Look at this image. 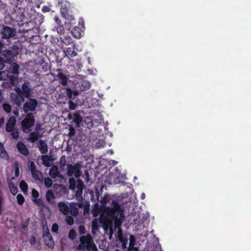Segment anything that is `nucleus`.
<instances>
[{
  "instance_id": "obj_1",
  "label": "nucleus",
  "mask_w": 251,
  "mask_h": 251,
  "mask_svg": "<svg viewBox=\"0 0 251 251\" xmlns=\"http://www.w3.org/2000/svg\"><path fill=\"white\" fill-rule=\"evenodd\" d=\"M112 207H106L104 208V213L112 221H114V226L121 230V226L125 218L123 209L119 202L113 200Z\"/></svg>"
},
{
  "instance_id": "obj_2",
  "label": "nucleus",
  "mask_w": 251,
  "mask_h": 251,
  "mask_svg": "<svg viewBox=\"0 0 251 251\" xmlns=\"http://www.w3.org/2000/svg\"><path fill=\"white\" fill-rule=\"evenodd\" d=\"M14 91V92L10 94V100L13 104L18 107L21 106L25 98L29 99L31 97L32 89L27 82L23 84L21 88L19 87H16Z\"/></svg>"
},
{
  "instance_id": "obj_3",
  "label": "nucleus",
  "mask_w": 251,
  "mask_h": 251,
  "mask_svg": "<svg viewBox=\"0 0 251 251\" xmlns=\"http://www.w3.org/2000/svg\"><path fill=\"white\" fill-rule=\"evenodd\" d=\"M19 65L14 63L8 70L0 72V79L5 80L2 83L5 87L11 88L16 85L15 81L17 78L14 75H18L19 73Z\"/></svg>"
},
{
  "instance_id": "obj_4",
  "label": "nucleus",
  "mask_w": 251,
  "mask_h": 251,
  "mask_svg": "<svg viewBox=\"0 0 251 251\" xmlns=\"http://www.w3.org/2000/svg\"><path fill=\"white\" fill-rule=\"evenodd\" d=\"M35 122L33 114L32 113H27L21 123L23 131L25 133L31 132V127L34 126Z\"/></svg>"
},
{
  "instance_id": "obj_5",
  "label": "nucleus",
  "mask_w": 251,
  "mask_h": 251,
  "mask_svg": "<svg viewBox=\"0 0 251 251\" xmlns=\"http://www.w3.org/2000/svg\"><path fill=\"white\" fill-rule=\"evenodd\" d=\"M80 244L76 247V250L78 251H90L91 245L94 243V240L90 234L85 236H81L79 238Z\"/></svg>"
},
{
  "instance_id": "obj_6",
  "label": "nucleus",
  "mask_w": 251,
  "mask_h": 251,
  "mask_svg": "<svg viewBox=\"0 0 251 251\" xmlns=\"http://www.w3.org/2000/svg\"><path fill=\"white\" fill-rule=\"evenodd\" d=\"M38 104L37 100L33 98H29L23 105V110L26 114L29 112H33L36 109Z\"/></svg>"
},
{
  "instance_id": "obj_7",
  "label": "nucleus",
  "mask_w": 251,
  "mask_h": 251,
  "mask_svg": "<svg viewBox=\"0 0 251 251\" xmlns=\"http://www.w3.org/2000/svg\"><path fill=\"white\" fill-rule=\"evenodd\" d=\"M81 174L80 171V165L76 163L74 165L69 164L67 167V174L69 176H72L73 175L76 178H78Z\"/></svg>"
},
{
  "instance_id": "obj_8",
  "label": "nucleus",
  "mask_w": 251,
  "mask_h": 251,
  "mask_svg": "<svg viewBox=\"0 0 251 251\" xmlns=\"http://www.w3.org/2000/svg\"><path fill=\"white\" fill-rule=\"evenodd\" d=\"M1 38L2 39H8L14 37L16 35V30L14 28L8 26H3L1 31Z\"/></svg>"
},
{
  "instance_id": "obj_9",
  "label": "nucleus",
  "mask_w": 251,
  "mask_h": 251,
  "mask_svg": "<svg viewBox=\"0 0 251 251\" xmlns=\"http://www.w3.org/2000/svg\"><path fill=\"white\" fill-rule=\"evenodd\" d=\"M60 12L62 15L66 19L72 22L74 20V18L72 14L70 9L67 7L66 4L62 5Z\"/></svg>"
},
{
  "instance_id": "obj_10",
  "label": "nucleus",
  "mask_w": 251,
  "mask_h": 251,
  "mask_svg": "<svg viewBox=\"0 0 251 251\" xmlns=\"http://www.w3.org/2000/svg\"><path fill=\"white\" fill-rule=\"evenodd\" d=\"M28 167L32 177L35 179H39L40 176L41 175V173L36 169V167L34 162L30 161L29 163Z\"/></svg>"
},
{
  "instance_id": "obj_11",
  "label": "nucleus",
  "mask_w": 251,
  "mask_h": 251,
  "mask_svg": "<svg viewBox=\"0 0 251 251\" xmlns=\"http://www.w3.org/2000/svg\"><path fill=\"white\" fill-rule=\"evenodd\" d=\"M16 123V118L14 116H11L8 120L5 126V130L7 132H10L12 129H14Z\"/></svg>"
},
{
  "instance_id": "obj_12",
  "label": "nucleus",
  "mask_w": 251,
  "mask_h": 251,
  "mask_svg": "<svg viewBox=\"0 0 251 251\" xmlns=\"http://www.w3.org/2000/svg\"><path fill=\"white\" fill-rule=\"evenodd\" d=\"M16 147L22 154L26 156L29 154V151L25 145L22 142H19L17 144Z\"/></svg>"
},
{
  "instance_id": "obj_13",
  "label": "nucleus",
  "mask_w": 251,
  "mask_h": 251,
  "mask_svg": "<svg viewBox=\"0 0 251 251\" xmlns=\"http://www.w3.org/2000/svg\"><path fill=\"white\" fill-rule=\"evenodd\" d=\"M68 118L69 120L73 119V122L77 125V126H79V125L82 120V118L80 114L77 112L74 113L73 116L71 114H69Z\"/></svg>"
},
{
  "instance_id": "obj_14",
  "label": "nucleus",
  "mask_w": 251,
  "mask_h": 251,
  "mask_svg": "<svg viewBox=\"0 0 251 251\" xmlns=\"http://www.w3.org/2000/svg\"><path fill=\"white\" fill-rule=\"evenodd\" d=\"M1 53L2 56L5 57L6 62L11 63L13 61L14 54L12 51L8 50H4L2 52L1 51Z\"/></svg>"
},
{
  "instance_id": "obj_15",
  "label": "nucleus",
  "mask_w": 251,
  "mask_h": 251,
  "mask_svg": "<svg viewBox=\"0 0 251 251\" xmlns=\"http://www.w3.org/2000/svg\"><path fill=\"white\" fill-rule=\"evenodd\" d=\"M59 210L65 215H67L70 213L69 206L64 202H59L58 203Z\"/></svg>"
},
{
  "instance_id": "obj_16",
  "label": "nucleus",
  "mask_w": 251,
  "mask_h": 251,
  "mask_svg": "<svg viewBox=\"0 0 251 251\" xmlns=\"http://www.w3.org/2000/svg\"><path fill=\"white\" fill-rule=\"evenodd\" d=\"M58 73L56 76L58 77L59 82L64 86L66 85L68 81V78L65 75L61 72V69H58Z\"/></svg>"
},
{
  "instance_id": "obj_17",
  "label": "nucleus",
  "mask_w": 251,
  "mask_h": 251,
  "mask_svg": "<svg viewBox=\"0 0 251 251\" xmlns=\"http://www.w3.org/2000/svg\"><path fill=\"white\" fill-rule=\"evenodd\" d=\"M45 244L49 248L52 249L54 247V242L51 235L47 236L43 238Z\"/></svg>"
},
{
  "instance_id": "obj_18",
  "label": "nucleus",
  "mask_w": 251,
  "mask_h": 251,
  "mask_svg": "<svg viewBox=\"0 0 251 251\" xmlns=\"http://www.w3.org/2000/svg\"><path fill=\"white\" fill-rule=\"evenodd\" d=\"M38 148L42 154H45L48 151V148L47 144L42 140L39 141Z\"/></svg>"
},
{
  "instance_id": "obj_19",
  "label": "nucleus",
  "mask_w": 251,
  "mask_h": 251,
  "mask_svg": "<svg viewBox=\"0 0 251 251\" xmlns=\"http://www.w3.org/2000/svg\"><path fill=\"white\" fill-rule=\"evenodd\" d=\"M67 97L70 99H74L78 95V92L76 90L73 91L70 88H67L65 91Z\"/></svg>"
},
{
  "instance_id": "obj_20",
  "label": "nucleus",
  "mask_w": 251,
  "mask_h": 251,
  "mask_svg": "<svg viewBox=\"0 0 251 251\" xmlns=\"http://www.w3.org/2000/svg\"><path fill=\"white\" fill-rule=\"evenodd\" d=\"M60 173L56 166H53L50 170L49 175L53 178H56L59 176Z\"/></svg>"
},
{
  "instance_id": "obj_21",
  "label": "nucleus",
  "mask_w": 251,
  "mask_h": 251,
  "mask_svg": "<svg viewBox=\"0 0 251 251\" xmlns=\"http://www.w3.org/2000/svg\"><path fill=\"white\" fill-rule=\"evenodd\" d=\"M47 201L50 204H53L55 202V196L53 192L51 190H49L47 192L46 195Z\"/></svg>"
},
{
  "instance_id": "obj_22",
  "label": "nucleus",
  "mask_w": 251,
  "mask_h": 251,
  "mask_svg": "<svg viewBox=\"0 0 251 251\" xmlns=\"http://www.w3.org/2000/svg\"><path fill=\"white\" fill-rule=\"evenodd\" d=\"M65 54L70 57H75L77 56V53L75 50L74 48H67L64 50Z\"/></svg>"
},
{
  "instance_id": "obj_23",
  "label": "nucleus",
  "mask_w": 251,
  "mask_h": 251,
  "mask_svg": "<svg viewBox=\"0 0 251 251\" xmlns=\"http://www.w3.org/2000/svg\"><path fill=\"white\" fill-rule=\"evenodd\" d=\"M33 201L34 203L40 206L42 209L46 208L47 209H49V207L45 204L44 201L42 199L38 198L33 200Z\"/></svg>"
},
{
  "instance_id": "obj_24",
  "label": "nucleus",
  "mask_w": 251,
  "mask_h": 251,
  "mask_svg": "<svg viewBox=\"0 0 251 251\" xmlns=\"http://www.w3.org/2000/svg\"><path fill=\"white\" fill-rule=\"evenodd\" d=\"M0 157L2 158L8 159V154L5 150L3 145L0 142Z\"/></svg>"
},
{
  "instance_id": "obj_25",
  "label": "nucleus",
  "mask_w": 251,
  "mask_h": 251,
  "mask_svg": "<svg viewBox=\"0 0 251 251\" xmlns=\"http://www.w3.org/2000/svg\"><path fill=\"white\" fill-rule=\"evenodd\" d=\"M70 213L73 216H76L78 213V209L76 204H72L70 205Z\"/></svg>"
},
{
  "instance_id": "obj_26",
  "label": "nucleus",
  "mask_w": 251,
  "mask_h": 251,
  "mask_svg": "<svg viewBox=\"0 0 251 251\" xmlns=\"http://www.w3.org/2000/svg\"><path fill=\"white\" fill-rule=\"evenodd\" d=\"M39 137V134L36 132H31L29 134L28 140L31 143H35L38 139Z\"/></svg>"
},
{
  "instance_id": "obj_27",
  "label": "nucleus",
  "mask_w": 251,
  "mask_h": 251,
  "mask_svg": "<svg viewBox=\"0 0 251 251\" xmlns=\"http://www.w3.org/2000/svg\"><path fill=\"white\" fill-rule=\"evenodd\" d=\"M73 36L76 39H79L81 36L80 30L79 28L75 26L74 29L71 31Z\"/></svg>"
},
{
  "instance_id": "obj_28",
  "label": "nucleus",
  "mask_w": 251,
  "mask_h": 251,
  "mask_svg": "<svg viewBox=\"0 0 251 251\" xmlns=\"http://www.w3.org/2000/svg\"><path fill=\"white\" fill-rule=\"evenodd\" d=\"M42 160L43 164L46 167H50V162L51 160L50 157L48 155H43L42 156Z\"/></svg>"
},
{
  "instance_id": "obj_29",
  "label": "nucleus",
  "mask_w": 251,
  "mask_h": 251,
  "mask_svg": "<svg viewBox=\"0 0 251 251\" xmlns=\"http://www.w3.org/2000/svg\"><path fill=\"white\" fill-rule=\"evenodd\" d=\"M60 39L65 45H69L73 42L72 38L70 36H64L63 38L60 37Z\"/></svg>"
},
{
  "instance_id": "obj_30",
  "label": "nucleus",
  "mask_w": 251,
  "mask_h": 251,
  "mask_svg": "<svg viewBox=\"0 0 251 251\" xmlns=\"http://www.w3.org/2000/svg\"><path fill=\"white\" fill-rule=\"evenodd\" d=\"M20 188L24 193H26L28 190V185L25 180H22L20 182Z\"/></svg>"
},
{
  "instance_id": "obj_31",
  "label": "nucleus",
  "mask_w": 251,
  "mask_h": 251,
  "mask_svg": "<svg viewBox=\"0 0 251 251\" xmlns=\"http://www.w3.org/2000/svg\"><path fill=\"white\" fill-rule=\"evenodd\" d=\"M66 165V157L65 155L61 157L59 160V167L61 169H64Z\"/></svg>"
},
{
  "instance_id": "obj_32",
  "label": "nucleus",
  "mask_w": 251,
  "mask_h": 251,
  "mask_svg": "<svg viewBox=\"0 0 251 251\" xmlns=\"http://www.w3.org/2000/svg\"><path fill=\"white\" fill-rule=\"evenodd\" d=\"M9 188L12 194L14 196L16 195L18 193V188L12 183L9 184Z\"/></svg>"
},
{
  "instance_id": "obj_33",
  "label": "nucleus",
  "mask_w": 251,
  "mask_h": 251,
  "mask_svg": "<svg viewBox=\"0 0 251 251\" xmlns=\"http://www.w3.org/2000/svg\"><path fill=\"white\" fill-rule=\"evenodd\" d=\"M44 184L46 188H50L52 186V181L49 177H47L44 179Z\"/></svg>"
},
{
  "instance_id": "obj_34",
  "label": "nucleus",
  "mask_w": 251,
  "mask_h": 251,
  "mask_svg": "<svg viewBox=\"0 0 251 251\" xmlns=\"http://www.w3.org/2000/svg\"><path fill=\"white\" fill-rule=\"evenodd\" d=\"M42 228H43V238H44V237H46L47 236L51 235L50 233L49 229L47 225H43Z\"/></svg>"
},
{
  "instance_id": "obj_35",
  "label": "nucleus",
  "mask_w": 251,
  "mask_h": 251,
  "mask_svg": "<svg viewBox=\"0 0 251 251\" xmlns=\"http://www.w3.org/2000/svg\"><path fill=\"white\" fill-rule=\"evenodd\" d=\"M17 202L20 205H22L25 202V198L21 194H19L17 196Z\"/></svg>"
},
{
  "instance_id": "obj_36",
  "label": "nucleus",
  "mask_w": 251,
  "mask_h": 251,
  "mask_svg": "<svg viewBox=\"0 0 251 251\" xmlns=\"http://www.w3.org/2000/svg\"><path fill=\"white\" fill-rule=\"evenodd\" d=\"M10 132H11V135L13 138L17 139L19 137V131L16 127L12 129Z\"/></svg>"
},
{
  "instance_id": "obj_37",
  "label": "nucleus",
  "mask_w": 251,
  "mask_h": 251,
  "mask_svg": "<svg viewBox=\"0 0 251 251\" xmlns=\"http://www.w3.org/2000/svg\"><path fill=\"white\" fill-rule=\"evenodd\" d=\"M3 110L7 113H9L11 111V106L7 103H4L2 105Z\"/></svg>"
},
{
  "instance_id": "obj_38",
  "label": "nucleus",
  "mask_w": 251,
  "mask_h": 251,
  "mask_svg": "<svg viewBox=\"0 0 251 251\" xmlns=\"http://www.w3.org/2000/svg\"><path fill=\"white\" fill-rule=\"evenodd\" d=\"M119 240L122 243V247L123 249L126 248V245L127 243V240L124 238L122 236L119 237Z\"/></svg>"
},
{
  "instance_id": "obj_39",
  "label": "nucleus",
  "mask_w": 251,
  "mask_h": 251,
  "mask_svg": "<svg viewBox=\"0 0 251 251\" xmlns=\"http://www.w3.org/2000/svg\"><path fill=\"white\" fill-rule=\"evenodd\" d=\"M76 234L75 230L73 229H71L68 234L69 238L72 240H74L76 238Z\"/></svg>"
},
{
  "instance_id": "obj_40",
  "label": "nucleus",
  "mask_w": 251,
  "mask_h": 251,
  "mask_svg": "<svg viewBox=\"0 0 251 251\" xmlns=\"http://www.w3.org/2000/svg\"><path fill=\"white\" fill-rule=\"evenodd\" d=\"M57 33L59 34H63L65 32V27L63 25H57L56 27Z\"/></svg>"
},
{
  "instance_id": "obj_41",
  "label": "nucleus",
  "mask_w": 251,
  "mask_h": 251,
  "mask_svg": "<svg viewBox=\"0 0 251 251\" xmlns=\"http://www.w3.org/2000/svg\"><path fill=\"white\" fill-rule=\"evenodd\" d=\"M69 108L70 110H75L77 107L78 104L74 102L72 100H69L68 101Z\"/></svg>"
},
{
  "instance_id": "obj_42",
  "label": "nucleus",
  "mask_w": 251,
  "mask_h": 251,
  "mask_svg": "<svg viewBox=\"0 0 251 251\" xmlns=\"http://www.w3.org/2000/svg\"><path fill=\"white\" fill-rule=\"evenodd\" d=\"M15 176L18 177L20 174L19 165L17 162L14 163Z\"/></svg>"
},
{
  "instance_id": "obj_43",
  "label": "nucleus",
  "mask_w": 251,
  "mask_h": 251,
  "mask_svg": "<svg viewBox=\"0 0 251 251\" xmlns=\"http://www.w3.org/2000/svg\"><path fill=\"white\" fill-rule=\"evenodd\" d=\"M67 224L70 226L73 225L74 223V220L71 216H68L65 218Z\"/></svg>"
},
{
  "instance_id": "obj_44",
  "label": "nucleus",
  "mask_w": 251,
  "mask_h": 251,
  "mask_svg": "<svg viewBox=\"0 0 251 251\" xmlns=\"http://www.w3.org/2000/svg\"><path fill=\"white\" fill-rule=\"evenodd\" d=\"M32 200L38 199L39 196V192L35 189H32L31 191Z\"/></svg>"
},
{
  "instance_id": "obj_45",
  "label": "nucleus",
  "mask_w": 251,
  "mask_h": 251,
  "mask_svg": "<svg viewBox=\"0 0 251 251\" xmlns=\"http://www.w3.org/2000/svg\"><path fill=\"white\" fill-rule=\"evenodd\" d=\"M133 239L134 240V237L133 235H130V243H129V246L128 248L127 251H134L135 250V248L133 247V244H132V239Z\"/></svg>"
},
{
  "instance_id": "obj_46",
  "label": "nucleus",
  "mask_w": 251,
  "mask_h": 251,
  "mask_svg": "<svg viewBox=\"0 0 251 251\" xmlns=\"http://www.w3.org/2000/svg\"><path fill=\"white\" fill-rule=\"evenodd\" d=\"M75 131L74 127H73V126H70L69 127V132L68 135L70 138H72L73 136L75 135Z\"/></svg>"
},
{
  "instance_id": "obj_47",
  "label": "nucleus",
  "mask_w": 251,
  "mask_h": 251,
  "mask_svg": "<svg viewBox=\"0 0 251 251\" xmlns=\"http://www.w3.org/2000/svg\"><path fill=\"white\" fill-rule=\"evenodd\" d=\"M78 231L80 235L85 234L86 232L85 227L82 225L79 226L78 227Z\"/></svg>"
},
{
  "instance_id": "obj_48",
  "label": "nucleus",
  "mask_w": 251,
  "mask_h": 251,
  "mask_svg": "<svg viewBox=\"0 0 251 251\" xmlns=\"http://www.w3.org/2000/svg\"><path fill=\"white\" fill-rule=\"evenodd\" d=\"M58 230V226L56 223H54L52 225L51 227V231L53 232L57 233Z\"/></svg>"
},
{
  "instance_id": "obj_49",
  "label": "nucleus",
  "mask_w": 251,
  "mask_h": 251,
  "mask_svg": "<svg viewBox=\"0 0 251 251\" xmlns=\"http://www.w3.org/2000/svg\"><path fill=\"white\" fill-rule=\"evenodd\" d=\"M5 62L4 59L0 56V71L4 68Z\"/></svg>"
},
{
  "instance_id": "obj_50",
  "label": "nucleus",
  "mask_w": 251,
  "mask_h": 251,
  "mask_svg": "<svg viewBox=\"0 0 251 251\" xmlns=\"http://www.w3.org/2000/svg\"><path fill=\"white\" fill-rule=\"evenodd\" d=\"M4 201V199L2 196H0V216L2 214V206Z\"/></svg>"
},
{
  "instance_id": "obj_51",
  "label": "nucleus",
  "mask_w": 251,
  "mask_h": 251,
  "mask_svg": "<svg viewBox=\"0 0 251 251\" xmlns=\"http://www.w3.org/2000/svg\"><path fill=\"white\" fill-rule=\"evenodd\" d=\"M90 251H98V250L97 248L96 245L95 244L94 242L93 243L92 245H91Z\"/></svg>"
},
{
  "instance_id": "obj_52",
  "label": "nucleus",
  "mask_w": 251,
  "mask_h": 251,
  "mask_svg": "<svg viewBox=\"0 0 251 251\" xmlns=\"http://www.w3.org/2000/svg\"><path fill=\"white\" fill-rule=\"evenodd\" d=\"M30 244L31 245H34L36 242V238L35 236H32L30 240Z\"/></svg>"
},
{
  "instance_id": "obj_53",
  "label": "nucleus",
  "mask_w": 251,
  "mask_h": 251,
  "mask_svg": "<svg viewBox=\"0 0 251 251\" xmlns=\"http://www.w3.org/2000/svg\"><path fill=\"white\" fill-rule=\"evenodd\" d=\"M54 19L55 22L56 23L57 25H61V21L58 17H55Z\"/></svg>"
},
{
  "instance_id": "obj_54",
  "label": "nucleus",
  "mask_w": 251,
  "mask_h": 251,
  "mask_svg": "<svg viewBox=\"0 0 251 251\" xmlns=\"http://www.w3.org/2000/svg\"><path fill=\"white\" fill-rule=\"evenodd\" d=\"M83 83L85 84V86L86 87V88L85 89L90 88L91 85L88 81H84Z\"/></svg>"
},
{
  "instance_id": "obj_55",
  "label": "nucleus",
  "mask_w": 251,
  "mask_h": 251,
  "mask_svg": "<svg viewBox=\"0 0 251 251\" xmlns=\"http://www.w3.org/2000/svg\"><path fill=\"white\" fill-rule=\"evenodd\" d=\"M3 46V44H2V43L1 41H0V54H1V53Z\"/></svg>"
},
{
  "instance_id": "obj_56",
  "label": "nucleus",
  "mask_w": 251,
  "mask_h": 251,
  "mask_svg": "<svg viewBox=\"0 0 251 251\" xmlns=\"http://www.w3.org/2000/svg\"><path fill=\"white\" fill-rule=\"evenodd\" d=\"M76 206L77 205L79 208H82L83 207V204L82 203H76Z\"/></svg>"
},
{
  "instance_id": "obj_57",
  "label": "nucleus",
  "mask_w": 251,
  "mask_h": 251,
  "mask_svg": "<svg viewBox=\"0 0 251 251\" xmlns=\"http://www.w3.org/2000/svg\"><path fill=\"white\" fill-rule=\"evenodd\" d=\"M27 226V223H24V224H23L22 227L23 229L24 228H25Z\"/></svg>"
},
{
  "instance_id": "obj_58",
  "label": "nucleus",
  "mask_w": 251,
  "mask_h": 251,
  "mask_svg": "<svg viewBox=\"0 0 251 251\" xmlns=\"http://www.w3.org/2000/svg\"><path fill=\"white\" fill-rule=\"evenodd\" d=\"M4 123V120L3 119H0V126L2 125Z\"/></svg>"
},
{
  "instance_id": "obj_59",
  "label": "nucleus",
  "mask_w": 251,
  "mask_h": 251,
  "mask_svg": "<svg viewBox=\"0 0 251 251\" xmlns=\"http://www.w3.org/2000/svg\"><path fill=\"white\" fill-rule=\"evenodd\" d=\"M3 100V98L1 94L0 95V103H1L2 101Z\"/></svg>"
},
{
  "instance_id": "obj_60",
  "label": "nucleus",
  "mask_w": 251,
  "mask_h": 251,
  "mask_svg": "<svg viewBox=\"0 0 251 251\" xmlns=\"http://www.w3.org/2000/svg\"><path fill=\"white\" fill-rule=\"evenodd\" d=\"M117 163V162L116 161H115V160H113V161H112V164H113V165H116Z\"/></svg>"
},
{
  "instance_id": "obj_61",
  "label": "nucleus",
  "mask_w": 251,
  "mask_h": 251,
  "mask_svg": "<svg viewBox=\"0 0 251 251\" xmlns=\"http://www.w3.org/2000/svg\"><path fill=\"white\" fill-rule=\"evenodd\" d=\"M96 195L97 196V199H98L99 197V193L98 192H96Z\"/></svg>"
},
{
  "instance_id": "obj_62",
  "label": "nucleus",
  "mask_w": 251,
  "mask_h": 251,
  "mask_svg": "<svg viewBox=\"0 0 251 251\" xmlns=\"http://www.w3.org/2000/svg\"><path fill=\"white\" fill-rule=\"evenodd\" d=\"M134 251H139V249H138V248H135V250H134Z\"/></svg>"
},
{
  "instance_id": "obj_63",
  "label": "nucleus",
  "mask_w": 251,
  "mask_h": 251,
  "mask_svg": "<svg viewBox=\"0 0 251 251\" xmlns=\"http://www.w3.org/2000/svg\"><path fill=\"white\" fill-rule=\"evenodd\" d=\"M35 130L38 131V127L36 126L35 127Z\"/></svg>"
},
{
  "instance_id": "obj_64",
  "label": "nucleus",
  "mask_w": 251,
  "mask_h": 251,
  "mask_svg": "<svg viewBox=\"0 0 251 251\" xmlns=\"http://www.w3.org/2000/svg\"><path fill=\"white\" fill-rule=\"evenodd\" d=\"M135 241V239L133 240V239H132V244H133V242Z\"/></svg>"
}]
</instances>
